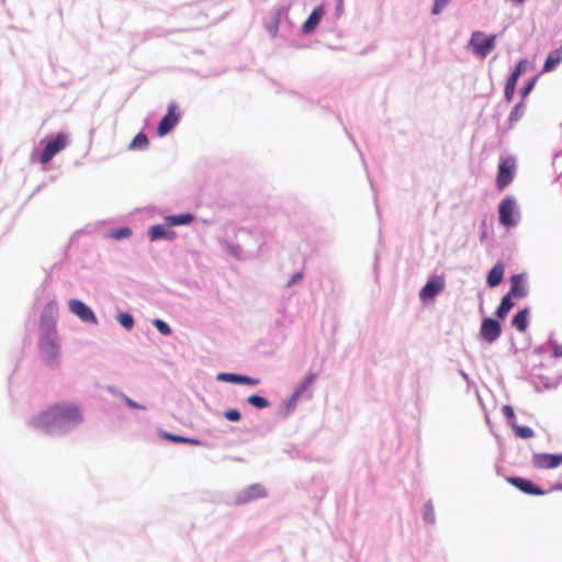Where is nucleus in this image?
<instances>
[{"instance_id":"1","label":"nucleus","mask_w":562,"mask_h":562,"mask_svg":"<svg viewBox=\"0 0 562 562\" xmlns=\"http://www.w3.org/2000/svg\"><path fill=\"white\" fill-rule=\"evenodd\" d=\"M85 420L81 407L69 401H58L33 416L29 425L48 436H64Z\"/></svg>"},{"instance_id":"2","label":"nucleus","mask_w":562,"mask_h":562,"mask_svg":"<svg viewBox=\"0 0 562 562\" xmlns=\"http://www.w3.org/2000/svg\"><path fill=\"white\" fill-rule=\"evenodd\" d=\"M70 144V137L66 132L49 133L35 145L30 155L32 164L40 162L43 170L57 154L64 150Z\"/></svg>"},{"instance_id":"3","label":"nucleus","mask_w":562,"mask_h":562,"mask_svg":"<svg viewBox=\"0 0 562 562\" xmlns=\"http://www.w3.org/2000/svg\"><path fill=\"white\" fill-rule=\"evenodd\" d=\"M37 348L41 360L46 368L53 371L60 368L61 339L58 330L38 331Z\"/></svg>"},{"instance_id":"4","label":"nucleus","mask_w":562,"mask_h":562,"mask_svg":"<svg viewBox=\"0 0 562 562\" xmlns=\"http://www.w3.org/2000/svg\"><path fill=\"white\" fill-rule=\"evenodd\" d=\"M497 34H486L483 31H473L467 44V49L480 59L486 58L497 45Z\"/></svg>"},{"instance_id":"5","label":"nucleus","mask_w":562,"mask_h":562,"mask_svg":"<svg viewBox=\"0 0 562 562\" xmlns=\"http://www.w3.org/2000/svg\"><path fill=\"white\" fill-rule=\"evenodd\" d=\"M498 223L507 231L515 228L521 220V213L514 195H506L497 205Z\"/></svg>"},{"instance_id":"6","label":"nucleus","mask_w":562,"mask_h":562,"mask_svg":"<svg viewBox=\"0 0 562 562\" xmlns=\"http://www.w3.org/2000/svg\"><path fill=\"white\" fill-rule=\"evenodd\" d=\"M517 172V159L513 155L501 156L495 177V188L502 192L512 184Z\"/></svg>"},{"instance_id":"7","label":"nucleus","mask_w":562,"mask_h":562,"mask_svg":"<svg viewBox=\"0 0 562 562\" xmlns=\"http://www.w3.org/2000/svg\"><path fill=\"white\" fill-rule=\"evenodd\" d=\"M446 279L443 274L432 273L428 276L425 284L420 288L418 296L423 305L431 304L445 291Z\"/></svg>"},{"instance_id":"8","label":"nucleus","mask_w":562,"mask_h":562,"mask_svg":"<svg viewBox=\"0 0 562 562\" xmlns=\"http://www.w3.org/2000/svg\"><path fill=\"white\" fill-rule=\"evenodd\" d=\"M504 322L494 316L483 315L477 334V339L487 345L495 344L503 334Z\"/></svg>"},{"instance_id":"9","label":"nucleus","mask_w":562,"mask_h":562,"mask_svg":"<svg viewBox=\"0 0 562 562\" xmlns=\"http://www.w3.org/2000/svg\"><path fill=\"white\" fill-rule=\"evenodd\" d=\"M182 112L179 109V104L176 101H170L166 113L161 116L156 128V135L158 137H165L170 134L180 123Z\"/></svg>"},{"instance_id":"10","label":"nucleus","mask_w":562,"mask_h":562,"mask_svg":"<svg viewBox=\"0 0 562 562\" xmlns=\"http://www.w3.org/2000/svg\"><path fill=\"white\" fill-rule=\"evenodd\" d=\"M269 492L261 483H251L236 492L234 501L235 506H244L258 499L267 498Z\"/></svg>"},{"instance_id":"11","label":"nucleus","mask_w":562,"mask_h":562,"mask_svg":"<svg viewBox=\"0 0 562 562\" xmlns=\"http://www.w3.org/2000/svg\"><path fill=\"white\" fill-rule=\"evenodd\" d=\"M58 318V304L55 297L49 299L43 306L40 322L38 331H56Z\"/></svg>"},{"instance_id":"12","label":"nucleus","mask_w":562,"mask_h":562,"mask_svg":"<svg viewBox=\"0 0 562 562\" xmlns=\"http://www.w3.org/2000/svg\"><path fill=\"white\" fill-rule=\"evenodd\" d=\"M506 481L517 488L519 492L530 496H543L549 494V491L541 487L532 479L520 476V475H507Z\"/></svg>"},{"instance_id":"13","label":"nucleus","mask_w":562,"mask_h":562,"mask_svg":"<svg viewBox=\"0 0 562 562\" xmlns=\"http://www.w3.org/2000/svg\"><path fill=\"white\" fill-rule=\"evenodd\" d=\"M69 312L87 325H98L99 319L93 308L80 299L72 297L68 301Z\"/></svg>"},{"instance_id":"14","label":"nucleus","mask_w":562,"mask_h":562,"mask_svg":"<svg viewBox=\"0 0 562 562\" xmlns=\"http://www.w3.org/2000/svg\"><path fill=\"white\" fill-rule=\"evenodd\" d=\"M156 432L159 439L175 445L200 446L206 448L211 447V443L205 440H202L196 437H188L183 435L173 434L162 429L161 427H157Z\"/></svg>"},{"instance_id":"15","label":"nucleus","mask_w":562,"mask_h":562,"mask_svg":"<svg viewBox=\"0 0 562 562\" xmlns=\"http://www.w3.org/2000/svg\"><path fill=\"white\" fill-rule=\"evenodd\" d=\"M531 463L535 469H557L562 464V452H533Z\"/></svg>"},{"instance_id":"16","label":"nucleus","mask_w":562,"mask_h":562,"mask_svg":"<svg viewBox=\"0 0 562 562\" xmlns=\"http://www.w3.org/2000/svg\"><path fill=\"white\" fill-rule=\"evenodd\" d=\"M326 13V4L319 3L315 5L307 18L304 20V22L300 26V35H310L314 33L317 27L319 26V23L322 22V19L324 18Z\"/></svg>"},{"instance_id":"17","label":"nucleus","mask_w":562,"mask_h":562,"mask_svg":"<svg viewBox=\"0 0 562 562\" xmlns=\"http://www.w3.org/2000/svg\"><path fill=\"white\" fill-rule=\"evenodd\" d=\"M216 381L231 383L235 385L257 386L260 383V379L250 376L239 372H218L216 374Z\"/></svg>"},{"instance_id":"18","label":"nucleus","mask_w":562,"mask_h":562,"mask_svg":"<svg viewBox=\"0 0 562 562\" xmlns=\"http://www.w3.org/2000/svg\"><path fill=\"white\" fill-rule=\"evenodd\" d=\"M147 237L151 243L161 240L173 241L178 237V234L171 226L164 222L162 224L150 225L147 229Z\"/></svg>"},{"instance_id":"19","label":"nucleus","mask_w":562,"mask_h":562,"mask_svg":"<svg viewBox=\"0 0 562 562\" xmlns=\"http://www.w3.org/2000/svg\"><path fill=\"white\" fill-rule=\"evenodd\" d=\"M527 274L525 272L515 273L510 277L509 290L506 294L513 299H524L528 295Z\"/></svg>"},{"instance_id":"20","label":"nucleus","mask_w":562,"mask_h":562,"mask_svg":"<svg viewBox=\"0 0 562 562\" xmlns=\"http://www.w3.org/2000/svg\"><path fill=\"white\" fill-rule=\"evenodd\" d=\"M290 4L277 5L271 11L270 21L266 23V30L272 37L278 35L282 18L288 16Z\"/></svg>"},{"instance_id":"21","label":"nucleus","mask_w":562,"mask_h":562,"mask_svg":"<svg viewBox=\"0 0 562 562\" xmlns=\"http://www.w3.org/2000/svg\"><path fill=\"white\" fill-rule=\"evenodd\" d=\"M535 391L540 393L547 390H555L562 383V373L553 380L544 374H532Z\"/></svg>"},{"instance_id":"22","label":"nucleus","mask_w":562,"mask_h":562,"mask_svg":"<svg viewBox=\"0 0 562 562\" xmlns=\"http://www.w3.org/2000/svg\"><path fill=\"white\" fill-rule=\"evenodd\" d=\"M530 312L529 306L518 308L510 319V326L519 333H526L530 324Z\"/></svg>"},{"instance_id":"23","label":"nucleus","mask_w":562,"mask_h":562,"mask_svg":"<svg viewBox=\"0 0 562 562\" xmlns=\"http://www.w3.org/2000/svg\"><path fill=\"white\" fill-rule=\"evenodd\" d=\"M562 63V45L553 48L546 56L544 61L542 64L541 70L538 72L540 75L548 74L554 71Z\"/></svg>"},{"instance_id":"24","label":"nucleus","mask_w":562,"mask_h":562,"mask_svg":"<svg viewBox=\"0 0 562 562\" xmlns=\"http://www.w3.org/2000/svg\"><path fill=\"white\" fill-rule=\"evenodd\" d=\"M505 263L502 260H497L493 267L486 273V286L490 289H494L498 286L505 274Z\"/></svg>"},{"instance_id":"25","label":"nucleus","mask_w":562,"mask_h":562,"mask_svg":"<svg viewBox=\"0 0 562 562\" xmlns=\"http://www.w3.org/2000/svg\"><path fill=\"white\" fill-rule=\"evenodd\" d=\"M235 236L239 238L240 240L245 241L246 244L254 239V245L256 246L257 250L259 251L263 245V239L260 234V231L257 227L254 228H247V227H238L235 231Z\"/></svg>"},{"instance_id":"26","label":"nucleus","mask_w":562,"mask_h":562,"mask_svg":"<svg viewBox=\"0 0 562 562\" xmlns=\"http://www.w3.org/2000/svg\"><path fill=\"white\" fill-rule=\"evenodd\" d=\"M195 220V214L192 212H181L176 214H169L164 217L167 225L172 227L178 226H190Z\"/></svg>"},{"instance_id":"27","label":"nucleus","mask_w":562,"mask_h":562,"mask_svg":"<svg viewBox=\"0 0 562 562\" xmlns=\"http://www.w3.org/2000/svg\"><path fill=\"white\" fill-rule=\"evenodd\" d=\"M515 305L516 303L514 299L505 293L502 296L499 304L496 306L493 316L505 323L509 312L514 308Z\"/></svg>"},{"instance_id":"28","label":"nucleus","mask_w":562,"mask_h":562,"mask_svg":"<svg viewBox=\"0 0 562 562\" xmlns=\"http://www.w3.org/2000/svg\"><path fill=\"white\" fill-rule=\"evenodd\" d=\"M299 400L296 397V394H293L291 393V395L289 397H286L285 400H283L278 409H277V416L280 417L281 419H286L289 416H291L296 406H297V403H299Z\"/></svg>"},{"instance_id":"29","label":"nucleus","mask_w":562,"mask_h":562,"mask_svg":"<svg viewBox=\"0 0 562 562\" xmlns=\"http://www.w3.org/2000/svg\"><path fill=\"white\" fill-rule=\"evenodd\" d=\"M317 379V373L308 371L304 378L297 383V385L293 390V394H296L297 398H301L304 396L306 392H308L312 384Z\"/></svg>"},{"instance_id":"30","label":"nucleus","mask_w":562,"mask_h":562,"mask_svg":"<svg viewBox=\"0 0 562 562\" xmlns=\"http://www.w3.org/2000/svg\"><path fill=\"white\" fill-rule=\"evenodd\" d=\"M114 318L126 331H132L135 327V317L130 311L117 310Z\"/></svg>"},{"instance_id":"31","label":"nucleus","mask_w":562,"mask_h":562,"mask_svg":"<svg viewBox=\"0 0 562 562\" xmlns=\"http://www.w3.org/2000/svg\"><path fill=\"white\" fill-rule=\"evenodd\" d=\"M132 235H133V229L127 225H122V226H117V227H113V228L109 229L104 234V237L121 241V240L130 238Z\"/></svg>"},{"instance_id":"32","label":"nucleus","mask_w":562,"mask_h":562,"mask_svg":"<svg viewBox=\"0 0 562 562\" xmlns=\"http://www.w3.org/2000/svg\"><path fill=\"white\" fill-rule=\"evenodd\" d=\"M245 402L246 404L258 411H262L271 406L270 400L261 395L260 393L250 394L249 396L246 397Z\"/></svg>"},{"instance_id":"33","label":"nucleus","mask_w":562,"mask_h":562,"mask_svg":"<svg viewBox=\"0 0 562 562\" xmlns=\"http://www.w3.org/2000/svg\"><path fill=\"white\" fill-rule=\"evenodd\" d=\"M541 75L540 74H536L531 77H529L525 82L524 85L519 88L518 90V93H519V101H524L526 102L527 98L529 97V94L532 92V90L535 89L536 85H537V81L539 79Z\"/></svg>"},{"instance_id":"34","label":"nucleus","mask_w":562,"mask_h":562,"mask_svg":"<svg viewBox=\"0 0 562 562\" xmlns=\"http://www.w3.org/2000/svg\"><path fill=\"white\" fill-rule=\"evenodd\" d=\"M49 284H50V276L47 274L45 277V279L43 280V282L41 283L40 288L36 289L35 293H34L35 304H38L42 299L49 300L52 297H55L54 295H52L50 291L48 290Z\"/></svg>"},{"instance_id":"35","label":"nucleus","mask_w":562,"mask_h":562,"mask_svg":"<svg viewBox=\"0 0 562 562\" xmlns=\"http://www.w3.org/2000/svg\"><path fill=\"white\" fill-rule=\"evenodd\" d=\"M149 146V138L143 132H138L128 144L130 150H144Z\"/></svg>"},{"instance_id":"36","label":"nucleus","mask_w":562,"mask_h":562,"mask_svg":"<svg viewBox=\"0 0 562 562\" xmlns=\"http://www.w3.org/2000/svg\"><path fill=\"white\" fill-rule=\"evenodd\" d=\"M422 518L426 525L436 524V515L434 509V503L431 499H428L424 503L422 507Z\"/></svg>"},{"instance_id":"37","label":"nucleus","mask_w":562,"mask_h":562,"mask_svg":"<svg viewBox=\"0 0 562 562\" xmlns=\"http://www.w3.org/2000/svg\"><path fill=\"white\" fill-rule=\"evenodd\" d=\"M526 109V102L518 101L516 104H514L507 117L518 123L525 115Z\"/></svg>"},{"instance_id":"38","label":"nucleus","mask_w":562,"mask_h":562,"mask_svg":"<svg viewBox=\"0 0 562 562\" xmlns=\"http://www.w3.org/2000/svg\"><path fill=\"white\" fill-rule=\"evenodd\" d=\"M151 325L156 328V330L165 336L169 337L172 335V328L171 326L162 318L156 317L151 319Z\"/></svg>"},{"instance_id":"39","label":"nucleus","mask_w":562,"mask_h":562,"mask_svg":"<svg viewBox=\"0 0 562 562\" xmlns=\"http://www.w3.org/2000/svg\"><path fill=\"white\" fill-rule=\"evenodd\" d=\"M515 437L519 439H530L535 437V431L531 427L526 425H515V427L512 429Z\"/></svg>"},{"instance_id":"40","label":"nucleus","mask_w":562,"mask_h":562,"mask_svg":"<svg viewBox=\"0 0 562 562\" xmlns=\"http://www.w3.org/2000/svg\"><path fill=\"white\" fill-rule=\"evenodd\" d=\"M502 413L506 420L507 426L513 429L515 427V425L518 424L514 407L509 404H505L502 406Z\"/></svg>"},{"instance_id":"41","label":"nucleus","mask_w":562,"mask_h":562,"mask_svg":"<svg viewBox=\"0 0 562 562\" xmlns=\"http://www.w3.org/2000/svg\"><path fill=\"white\" fill-rule=\"evenodd\" d=\"M516 91H517V87L516 86H510V85L505 83L504 85V95H503V99L497 104L496 108L498 109L502 105H507V104L512 103L514 101Z\"/></svg>"},{"instance_id":"42","label":"nucleus","mask_w":562,"mask_h":562,"mask_svg":"<svg viewBox=\"0 0 562 562\" xmlns=\"http://www.w3.org/2000/svg\"><path fill=\"white\" fill-rule=\"evenodd\" d=\"M516 125L515 121H512L510 119H506L504 124L498 123L496 125V136L498 137V143H502L503 137L514 128Z\"/></svg>"},{"instance_id":"43","label":"nucleus","mask_w":562,"mask_h":562,"mask_svg":"<svg viewBox=\"0 0 562 562\" xmlns=\"http://www.w3.org/2000/svg\"><path fill=\"white\" fill-rule=\"evenodd\" d=\"M516 125L515 121H512L510 119H506L504 124L498 123L496 125V136L498 137V143H502L503 137L514 128Z\"/></svg>"},{"instance_id":"44","label":"nucleus","mask_w":562,"mask_h":562,"mask_svg":"<svg viewBox=\"0 0 562 562\" xmlns=\"http://www.w3.org/2000/svg\"><path fill=\"white\" fill-rule=\"evenodd\" d=\"M516 125L515 121H512L510 119H506L504 124L498 123L496 125V136L498 137V143H502L503 137L514 128Z\"/></svg>"},{"instance_id":"45","label":"nucleus","mask_w":562,"mask_h":562,"mask_svg":"<svg viewBox=\"0 0 562 562\" xmlns=\"http://www.w3.org/2000/svg\"><path fill=\"white\" fill-rule=\"evenodd\" d=\"M225 251L236 259H240L243 254V246L237 243L225 241Z\"/></svg>"},{"instance_id":"46","label":"nucleus","mask_w":562,"mask_h":562,"mask_svg":"<svg viewBox=\"0 0 562 562\" xmlns=\"http://www.w3.org/2000/svg\"><path fill=\"white\" fill-rule=\"evenodd\" d=\"M119 398L124 403V405L126 407H128L131 409H137V411L147 409L145 405H143L139 402H136L135 400H133L132 397L126 395L124 392L122 393V395Z\"/></svg>"},{"instance_id":"47","label":"nucleus","mask_w":562,"mask_h":562,"mask_svg":"<svg viewBox=\"0 0 562 562\" xmlns=\"http://www.w3.org/2000/svg\"><path fill=\"white\" fill-rule=\"evenodd\" d=\"M529 67H532V63L529 61L528 58L526 57H522V58H519L513 68H510L513 71L517 72L518 75L522 76Z\"/></svg>"},{"instance_id":"48","label":"nucleus","mask_w":562,"mask_h":562,"mask_svg":"<svg viewBox=\"0 0 562 562\" xmlns=\"http://www.w3.org/2000/svg\"><path fill=\"white\" fill-rule=\"evenodd\" d=\"M223 416L226 420L232 423H238L243 418L241 412L236 407L225 409Z\"/></svg>"},{"instance_id":"49","label":"nucleus","mask_w":562,"mask_h":562,"mask_svg":"<svg viewBox=\"0 0 562 562\" xmlns=\"http://www.w3.org/2000/svg\"><path fill=\"white\" fill-rule=\"evenodd\" d=\"M492 232V227L488 226L487 221L484 218L481 221L479 226V239L481 243H484Z\"/></svg>"},{"instance_id":"50","label":"nucleus","mask_w":562,"mask_h":562,"mask_svg":"<svg viewBox=\"0 0 562 562\" xmlns=\"http://www.w3.org/2000/svg\"><path fill=\"white\" fill-rule=\"evenodd\" d=\"M451 0H434L430 12L432 15L440 14Z\"/></svg>"},{"instance_id":"51","label":"nucleus","mask_w":562,"mask_h":562,"mask_svg":"<svg viewBox=\"0 0 562 562\" xmlns=\"http://www.w3.org/2000/svg\"><path fill=\"white\" fill-rule=\"evenodd\" d=\"M289 94L301 100L303 103V105H302L303 109H307V106L315 104L310 98L303 95L302 93H300L295 90H290Z\"/></svg>"},{"instance_id":"52","label":"nucleus","mask_w":562,"mask_h":562,"mask_svg":"<svg viewBox=\"0 0 562 562\" xmlns=\"http://www.w3.org/2000/svg\"><path fill=\"white\" fill-rule=\"evenodd\" d=\"M303 278H304V271L303 270L295 271L290 277V279L288 280L285 286L290 288L292 285H295L296 283L301 282L303 280Z\"/></svg>"},{"instance_id":"53","label":"nucleus","mask_w":562,"mask_h":562,"mask_svg":"<svg viewBox=\"0 0 562 562\" xmlns=\"http://www.w3.org/2000/svg\"><path fill=\"white\" fill-rule=\"evenodd\" d=\"M520 77V75L510 69L508 76L506 77L505 83L517 87Z\"/></svg>"},{"instance_id":"54","label":"nucleus","mask_w":562,"mask_h":562,"mask_svg":"<svg viewBox=\"0 0 562 562\" xmlns=\"http://www.w3.org/2000/svg\"><path fill=\"white\" fill-rule=\"evenodd\" d=\"M551 358L559 359L562 358V344H557L551 348Z\"/></svg>"},{"instance_id":"55","label":"nucleus","mask_w":562,"mask_h":562,"mask_svg":"<svg viewBox=\"0 0 562 562\" xmlns=\"http://www.w3.org/2000/svg\"><path fill=\"white\" fill-rule=\"evenodd\" d=\"M345 7H344V0H336L335 4V18L339 19L344 13Z\"/></svg>"},{"instance_id":"56","label":"nucleus","mask_w":562,"mask_h":562,"mask_svg":"<svg viewBox=\"0 0 562 562\" xmlns=\"http://www.w3.org/2000/svg\"><path fill=\"white\" fill-rule=\"evenodd\" d=\"M548 349H549V347L543 342V344H540L539 346L535 347L531 351V355L542 356L548 351Z\"/></svg>"},{"instance_id":"57","label":"nucleus","mask_w":562,"mask_h":562,"mask_svg":"<svg viewBox=\"0 0 562 562\" xmlns=\"http://www.w3.org/2000/svg\"><path fill=\"white\" fill-rule=\"evenodd\" d=\"M106 391H108L111 395H113V396H115V397H117V398H119V397L122 395V393H123V391H121V390H120L119 387H116L115 385H108V386H106Z\"/></svg>"},{"instance_id":"58","label":"nucleus","mask_w":562,"mask_h":562,"mask_svg":"<svg viewBox=\"0 0 562 562\" xmlns=\"http://www.w3.org/2000/svg\"><path fill=\"white\" fill-rule=\"evenodd\" d=\"M544 344L549 347V348H552L554 345L558 344L557 339L554 338V331L551 330L549 336H548V339L544 341Z\"/></svg>"},{"instance_id":"59","label":"nucleus","mask_w":562,"mask_h":562,"mask_svg":"<svg viewBox=\"0 0 562 562\" xmlns=\"http://www.w3.org/2000/svg\"><path fill=\"white\" fill-rule=\"evenodd\" d=\"M98 225H99V224H88L83 229H81V231H77V232H76V234H82V233H88V234H90V233H92V232H94V231H95V228H97V226H98Z\"/></svg>"},{"instance_id":"60","label":"nucleus","mask_w":562,"mask_h":562,"mask_svg":"<svg viewBox=\"0 0 562 562\" xmlns=\"http://www.w3.org/2000/svg\"><path fill=\"white\" fill-rule=\"evenodd\" d=\"M547 491H549V493L562 492V481H558V482L551 484V486Z\"/></svg>"},{"instance_id":"61","label":"nucleus","mask_w":562,"mask_h":562,"mask_svg":"<svg viewBox=\"0 0 562 562\" xmlns=\"http://www.w3.org/2000/svg\"><path fill=\"white\" fill-rule=\"evenodd\" d=\"M379 261H380V255H379V251L376 250L374 254V261H373V271L376 277H378V271H379Z\"/></svg>"},{"instance_id":"62","label":"nucleus","mask_w":562,"mask_h":562,"mask_svg":"<svg viewBox=\"0 0 562 562\" xmlns=\"http://www.w3.org/2000/svg\"><path fill=\"white\" fill-rule=\"evenodd\" d=\"M346 133H347L348 138L353 143V145L356 146L357 150L360 153L361 160L364 161L363 154L360 151L355 137L349 132L346 131ZM363 164L366 165V162H363Z\"/></svg>"},{"instance_id":"63","label":"nucleus","mask_w":562,"mask_h":562,"mask_svg":"<svg viewBox=\"0 0 562 562\" xmlns=\"http://www.w3.org/2000/svg\"><path fill=\"white\" fill-rule=\"evenodd\" d=\"M509 351L513 353V355H517L519 352V349L517 348V346L515 345V341H514V337L510 336V348H509Z\"/></svg>"},{"instance_id":"64","label":"nucleus","mask_w":562,"mask_h":562,"mask_svg":"<svg viewBox=\"0 0 562 562\" xmlns=\"http://www.w3.org/2000/svg\"><path fill=\"white\" fill-rule=\"evenodd\" d=\"M501 116H502V113H501L499 111H496V112L492 115V119H493V121H495V122H496V125H497L498 123H501Z\"/></svg>"}]
</instances>
